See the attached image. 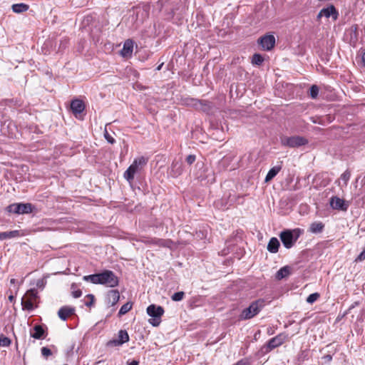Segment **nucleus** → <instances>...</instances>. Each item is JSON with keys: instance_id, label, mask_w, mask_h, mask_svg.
<instances>
[{"instance_id": "46", "label": "nucleus", "mask_w": 365, "mask_h": 365, "mask_svg": "<svg viewBox=\"0 0 365 365\" xmlns=\"http://www.w3.org/2000/svg\"><path fill=\"white\" fill-rule=\"evenodd\" d=\"M323 359L327 361V362H330L331 360H332V356L329 354H327L325 356H323Z\"/></svg>"}, {"instance_id": "4", "label": "nucleus", "mask_w": 365, "mask_h": 365, "mask_svg": "<svg viewBox=\"0 0 365 365\" xmlns=\"http://www.w3.org/2000/svg\"><path fill=\"white\" fill-rule=\"evenodd\" d=\"M265 306L263 299H259L252 302L247 308L244 309L240 314L241 320H247L257 315Z\"/></svg>"}, {"instance_id": "20", "label": "nucleus", "mask_w": 365, "mask_h": 365, "mask_svg": "<svg viewBox=\"0 0 365 365\" xmlns=\"http://www.w3.org/2000/svg\"><path fill=\"white\" fill-rule=\"evenodd\" d=\"M23 236L21 230H12L8 232H1V241L5 240L7 239H12L16 237H19Z\"/></svg>"}, {"instance_id": "1", "label": "nucleus", "mask_w": 365, "mask_h": 365, "mask_svg": "<svg viewBox=\"0 0 365 365\" xmlns=\"http://www.w3.org/2000/svg\"><path fill=\"white\" fill-rule=\"evenodd\" d=\"M83 279L95 284H102L110 288L115 287L119 284L118 277L113 271L108 269H105L100 273L86 275L83 277Z\"/></svg>"}, {"instance_id": "8", "label": "nucleus", "mask_w": 365, "mask_h": 365, "mask_svg": "<svg viewBox=\"0 0 365 365\" xmlns=\"http://www.w3.org/2000/svg\"><path fill=\"white\" fill-rule=\"evenodd\" d=\"M33 205L31 203H13L6 207L9 213L17 215L29 214L33 212Z\"/></svg>"}, {"instance_id": "17", "label": "nucleus", "mask_w": 365, "mask_h": 365, "mask_svg": "<svg viewBox=\"0 0 365 365\" xmlns=\"http://www.w3.org/2000/svg\"><path fill=\"white\" fill-rule=\"evenodd\" d=\"M71 109L75 115L80 114L85 109L84 103L79 99L73 100L71 103Z\"/></svg>"}, {"instance_id": "42", "label": "nucleus", "mask_w": 365, "mask_h": 365, "mask_svg": "<svg viewBox=\"0 0 365 365\" xmlns=\"http://www.w3.org/2000/svg\"><path fill=\"white\" fill-rule=\"evenodd\" d=\"M196 160V156L195 155H189L186 158V162L189 165H192Z\"/></svg>"}, {"instance_id": "37", "label": "nucleus", "mask_w": 365, "mask_h": 365, "mask_svg": "<svg viewBox=\"0 0 365 365\" xmlns=\"http://www.w3.org/2000/svg\"><path fill=\"white\" fill-rule=\"evenodd\" d=\"M75 287H76V284H71V289H73L72 296L74 298H79L82 295V292L81 289L74 290Z\"/></svg>"}, {"instance_id": "9", "label": "nucleus", "mask_w": 365, "mask_h": 365, "mask_svg": "<svg viewBox=\"0 0 365 365\" xmlns=\"http://www.w3.org/2000/svg\"><path fill=\"white\" fill-rule=\"evenodd\" d=\"M287 335L284 333H281L276 336L270 339L267 343L264 345L262 348V351L264 353H268L272 349L281 346L285 341Z\"/></svg>"}, {"instance_id": "15", "label": "nucleus", "mask_w": 365, "mask_h": 365, "mask_svg": "<svg viewBox=\"0 0 365 365\" xmlns=\"http://www.w3.org/2000/svg\"><path fill=\"white\" fill-rule=\"evenodd\" d=\"M129 341V336L125 330H120L118 334V339H113L108 342V344L120 346Z\"/></svg>"}, {"instance_id": "24", "label": "nucleus", "mask_w": 365, "mask_h": 365, "mask_svg": "<svg viewBox=\"0 0 365 365\" xmlns=\"http://www.w3.org/2000/svg\"><path fill=\"white\" fill-rule=\"evenodd\" d=\"M133 48V43L131 40H127L123 45L121 50V55L123 56H128L131 55Z\"/></svg>"}, {"instance_id": "22", "label": "nucleus", "mask_w": 365, "mask_h": 365, "mask_svg": "<svg viewBox=\"0 0 365 365\" xmlns=\"http://www.w3.org/2000/svg\"><path fill=\"white\" fill-rule=\"evenodd\" d=\"M191 101L192 102V106L196 109H200L202 110L203 111H206L207 109L210 108L208 101L197 99H191Z\"/></svg>"}, {"instance_id": "21", "label": "nucleus", "mask_w": 365, "mask_h": 365, "mask_svg": "<svg viewBox=\"0 0 365 365\" xmlns=\"http://www.w3.org/2000/svg\"><path fill=\"white\" fill-rule=\"evenodd\" d=\"M280 246L279 242L276 237H272L267 245V250L271 253H277Z\"/></svg>"}, {"instance_id": "39", "label": "nucleus", "mask_w": 365, "mask_h": 365, "mask_svg": "<svg viewBox=\"0 0 365 365\" xmlns=\"http://www.w3.org/2000/svg\"><path fill=\"white\" fill-rule=\"evenodd\" d=\"M308 359V351H302L298 355V361L302 362Z\"/></svg>"}, {"instance_id": "12", "label": "nucleus", "mask_w": 365, "mask_h": 365, "mask_svg": "<svg viewBox=\"0 0 365 365\" xmlns=\"http://www.w3.org/2000/svg\"><path fill=\"white\" fill-rule=\"evenodd\" d=\"M329 202L331 207L337 210L346 211L349 206V203L348 202H346L336 196L331 197Z\"/></svg>"}, {"instance_id": "40", "label": "nucleus", "mask_w": 365, "mask_h": 365, "mask_svg": "<svg viewBox=\"0 0 365 365\" xmlns=\"http://www.w3.org/2000/svg\"><path fill=\"white\" fill-rule=\"evenodd\" d=\"M104 137L106 139V140L110 144H113L115 142V139L108 133L107 130H105Z\"/></svg>"}, {"instance_id": "45", "label": "nucleus", "mask_w": 365, "mask_h": 365, "mask_svg": "<svg viewBox=\"0 0 365 365\" xmlns=\"http://www.w3.org/2000/svg\"><path fill=\"white\" fill-rule=\"evenodd\" d=\"M36 286L40 288H43L44 287V282L43 279H39L36 282Z\"/></svg>"}, {"instance_id": "26", "label": "nucleus", "mask_w": 365, "mask_h": 365, "mask_svg": "<svg viewBox=\"0 0 365 365\" xmlns=\"http://www.w3.org/2000/svg\"><path fill=\"white\" fill-rule=\"evenodd\" d=\"M324 228V225L322 222H314L310 225L309 231L314 234L321 233Z\"/></svg>"}, {"instance_id": "31", "label": "nucleus", "mask_w": 365, "mask_h": 365, "mask_svg": "<svg viewBox=\"0 0 365 365\" xmlns=\"http://www.w3.org/2000/svg\"><path fill=\"white\" fill-rule=\"evenodd\" d=\"M319 87L317 85H312L309 89V95L312 98L315 99L319 94Z\"/></svg>"}, {"instance_id": "50", "label": "nucleus", "mask_w": 365, "mask_h": 365, "mask_svg": "<svg viewBox=\"0 0 365 365\" xmlns=\"http://www.w3.org/2000/svg\"><path fill=\"white\" fill-rule=\"evenodd\" d=\"M9 300L12 302L14 300V297L13 295L9 296Z\"/></svg>"}, {"instance_id": "23", "label": "nucleus", "mask_w": 365, "mask_h": 365, "mask_svg": "<svg viewBox=\"0 0 365 365\" xmlns=\"http://www.w3.org/2000/svg\"><path fill=\"white\" fill-rule=\"evenodd\" d=\"M291 274V268L289 266H284L280 268L276 273L275 277L278 280L288 277Z\"/></svg>"}, {"instance_id": "25", "label": "nucleus", "mask_w": 365, "mask_h": 365, "mask_svg": "<svg viewBox=\"0 0 365 365\" xmlns=\"http://www.w3.org/2000/svg\"><path fill=\"white\" fill-rule=\"evenodd\" d=\"M281 169H282L281 165H277V166H274V167L272 168L269 170L268 173L266 175V178L264 180L265 182H268L270 180H272L279 173V172L281 170Z\"/></svg>"}, {"instance_id": "38", "label": "nucleus", "mask_w": 365, "mask_h": 365, "mask_svg": "<svg viewBox=\"0 0 365 365\" xmlns=\"http://www.w3.org/2000/svg\"><path fill=\"white\" fill-rule=\"evenodd\" d=\"M351 177V173L349 170H346L344 173L341 175V179L344 180L345 185H346L348 181L349 180Z\"/></svg>"}, {"instance_id": "5", "label": "nucleus", "mask_w": 365, "mask_h": 365, "mask_svg": "<svg viewBox=\"0 0 365 365\" xmlns=\"http://www.w3.org/2000/svg\"><path fill=\"white\" fill-rule=\"evenodd\" d=\"M147 314L151 317L148 320L153 327H158L161 322V317L164 314V309L161 306L150 304L147 307Z\"/></svg>"}, {"instance_id": "13", "label": "nucleus", "mask_w": 365, "mask_h": 365, "mask_svg": "<svg viewBox=\"0 0 365 365\" xmlns=\"http://www.w3.org/2000/svg\"><path fill=\"white\" fill-rule=\"evenodd\" d=\"M339 16V13L334 6L330 5L327 8L322 9L317 15V19H320L322 16L329 18L331 16L334 20H336Z\"/></svg>"}, {"instance_id": "6", "label": "nucleus", "mask_w": 365, "mask_h": 365, "mask_svg": "<svg viewBox=\"0 0 365 365\" xmlns=\"http://www.w3.org/2000/svg\"><path fill=\"white\" fill-rule=\"evenodd\" d=\"M38 292L34 288L28 290L21 299V305L23 309L32 311L36 306H34V302L38 298Z\"/></svg>"}, {"instance_id": "51", "label": "nucleus", "mask_w": 365, "mask_h": 365, "mask_svg": "<svg viewBox=\"0 0 365 365\" xmlns=\"http://www.w3.org/2000/svg\"><path fill=\"white\" fill-rule=\"evenodd\" d=\"M163 66V63H162L161 64H160L159 66H158V67L156 68V70L157 71H160L161 68H162V66Z\"/></svg>"}, {"instance_id": "36", "label": "nucleus", "mask_w": 365, "mask_h": 365, "mask_svg": "<svg viewBox=\"0 0 365 365\" xmlns=\"http://www.w3.org/2000/svg\"><path fill=\"white\" fill-rule=\"evenodd\" d=\"M42 356L47 359L48 356L52 355V351L48 347L43 346L41 349Z\"/></svg>"}, {"instance_id": "48", "label": "nucleus", "mask_w": 365, "mask_h": 365, "mask_svg": "<svg viewBox=\"0 0 365 365\" xmlns=\"http://www.w3.org/2000/svg\"><path fill=\"white\" fill-rule=\"evenodd\" d=\"M359 304V302H356L354 304H352L350 307L349 308L348 311H350L351 309H354L356 306Z\"/></svg>"}, {"instance_id": "19", "label": "nucleus", "mask_w": 365, "mask_h": 365, "mask_svg": "<svg viewBox=\"0 0 365 365\" xmlns=\"http://www.w3.org/2000/svg\"><path fill=\"white\" fill-rule=\"evenodd\" d=\"M75 309L68 306H63L58 312V315L61 319L66 321L69 316L73 314Z\"/></svg>"}, {"instance_id": "35", "label": "nucleus", "mask_w": 365, "mask_h": 365, "mask_svg": "<svg viewBox=\"0 0 365 365\" xmlns=\"http://www.w3.org/2000/svg\"><path fill=\"white\" fill-rule=\"evenodd\" d=\"M319 294H318L317 292L311 294L307 298V302L309 304H312L315 301H317L319 299Z\"/></svg>"}, {"instance_id": "32", "label": "nucleus", "mask_w": 365, "mask_h": 365, "mask_svg": "<svg viewBox=\"0 0 365 365\" xmlns=\"http://www.w3.org/2000/svg\"><path fill=\"white\" fill-rule=\"evenodd\" d=\"M11 343V341L9 338L5 336L4 334H1L0 336V346L6 347L9 346Z\"/></svg>"}, {"instance_id": "16", "label": "nucleus", "mask_w": 365, "mask_h": 365, "mask_svg": "<svg viewBox=\"0 0 365 365\" xmlns=\"http://www.w3.org/2000/svg\"><path fill=\"white\" fill-rule=\"evenodd\" d=\"M182 172V163L180 161H173L169 170V175L173 178H178Z\"/></svg>"}, {"instance_id": "14", "label": "nucleus", "mask_w": 365, "mask_h": 365, "mask_svg": "<svg viewBox=\"0 0 365 365\" xmlns=\"http://www.w3.org/2000/svg\"><path fill=\"white\" fill-rule=\"evenodd\" d=\"M46 331L43 325L36 324L30 331L31 337L35 339H41L46 337Z\"/></svg>"}, {"instance_id": "34", "label": "nucleus", "mask_w": 365, "mask_h": 365, "mask_svg": "<svg viewBox=\"0 0 365 365\" xmlns=\"http://www.w3.org/2000/svg\"><path fill=\"white\" fill-rule=\"evenodd\" d=\"M358 35H359L358 26L357 25L352 26L351 27V40L354 39V41H356L358 38Z\"/></svg>"}, {"instance_id": "30", "label": "nucleus", "mask_w": 365, "mask_h": 365, "mask_svg": "<svg viewBox=\"0 0 365 365\" xmlns=\"http://www.w3.org/2000/svg\"><path fill=\"white\" fill-rule=\"evenodd\" d=\"M132 303L127 302L124 304L120 309L118 312V316L120 317L122 315L125 314L127 312H128L132 309Z\"/></svg>"}, {"instance_id": "2", "label": "nucleus", "mask_w": 365, "mask_h": 365, "mask_svg": "<svg viewBox=\"0 0 365 365\" xmlns=\"http://www.w3.org/2000/svg\"><path fill=\"white\" fill-rule=\"evenodd\" d=\"M303 232L304 230L300 228L286 229L280 232L279 238L284 247L290 249L295 245Z\"/></svg>"}, {"instance_id": "47", "label": "nucleus", "mask_w": 365, "mask_h": 365, "mask_svg": "<svg viewBox=\"0 0 365 365\" xmlns=\"http://www.w3.org/2000/svg\"><path fill=\"white\" fill-rule=\"evenodd\" d=\"M139 362L136 360H133L130 362H128V365H138Z\"/></svg>"}, {"instance_id": "18", "label": "nucleus", "mask_w": 365, "mask_h": 365, "mask_svg": "<svg viewBox=\"0 0 365 365\" xmlns=\"http://www.w3.org/2000/svg\"><path fill=\"white\" fill-rule=\"evenodd\" d=\"M120 299V293L118 290L117 289H112L108 291L107 296H106V300L108 304L110 306H114L118 303Z\"/></svg>"}, {"instance_id": "11", "label": "nucleus", "mask_w": 365, "mask_h": 365, "mask_svg": "<svg viewBox=\"0 0 365 365\" xmlns=\"http://www.w3.org/2000/svg\"><path fill=\"white\" fill-rule=\"evenodd\" d=\"M259 44L265 51H270L275 45V38L273 35L267 34L258 39Z\"/></svg>"}, {"instance_id": "41", "label": "nucleus", "mask_w": 365, "mask_h": 365, "mask_svg": "<svg viewBox=\"0 0 365 365\" xmlns=\"http://www.w3.org/2000/svg\"><path fill=\"white\" fill-rule=\"evenodd\" d=\"M86 297L89 298V299H90V301L85 302V305H86V307H91V306L93 304L95 297H94V296H93V294H88V295L86 296Z\"/></svg>"}, {"instance_id": "29", "label": "nucleus", "mask_w": 365, "mask_h": 365, "mask_svg": "<svg viewBox=\"0 0 365 365\" xmlns=\"http://www.w3.org/2000/svg\"><path fill=\"white\" fill-rule=\"evenodd\" d=\"M264 61V58L259 53H255L252 58V63L256 66H260Z\"/></svg>"}, {"instance_id": "44", "label": "nucleus", "mask_w": 365, "mask_h": 365, "mask_svg": "<svg viewBox=\"0 0 365 365\" xmlns=\"http://www.w3.org/2000/svg\"><path fill=\"white\" fill-rule=\"evenodd\" d=\"M365 259V248L363 250V251L358 255V257L356 259V261L361 262Z\"/></svg>"}, {"instance_id": "27", "label": "nucleus", "mask_w": 365, "mask_h": 365, "mask_svg": "<svg viewBox=\"0 0 365 365\" xmlns=\"http://www.w3.org/2000/svg\"><path fill=\"white\" fill-rule=\"evenodd\" d=\"M29 9V6L27 4L21 3L16 4L12 6V10L14 13L20 14L24 12Z\"/></svg>"}, {"instance_id": "10", "label": "nucleus", "mask_w": 365, "mask_h": 365, "mask_svg": "<svg viewBox=\"0 0 365 365\" xmlns=\"http://www.w3.org/2000/svg\"><path fill=\"white\" fill-rule=\"evenodd\" d=\"M161 9L168 12L170 16H173L175 11L179 9L177 0H159Z\"/></svg>"}, {"instance_id": "28", "label": "nucleus", "mask_w": 365, "mask_h": 365, "mask_svg": "<svg viewBox=\"0 0 365 365\" xmlns=\"http://www.w3.org/2000/svg\"><path fill=\"white\" fill-rule=\"evenodd\" d=\"M150 242L159 247H170V245L171 244L170 240L163 239H153Z\"/></svg>"}, {"instance_id": "43", "label": "nucleus", "mask_w": 365, "mask_h": 365, "mask_svg": "<svg viewBox=\"0 0 365 365\" xmlns=\"http://www.w3.org/2000/svg\"><path fill=\"white\" fill-rule=\"evenodd\" d=\"M234 365H251V364L248 359H242L238 361Z\"/></svg>"}, {"instance_id": "52", "label": "nucleus", "mask_w": 365, "mask_h": 365, "mask_svg": "<svg viewBox=\"0 0 365 365\" xmlns=\"http://www.w3.org/2000/svg\"><path fill=\"white\" fill-rule=\"evenodd\" d=\"M15 282H16V279H11L10 280V283H11V284H14Z\"/></svg>"}, {"instance_id": "7", "label": "nucleus", "mask_w": 365, "mask_h": 365, "mask_svg": "<svg viewBox=\"0 0 365 365\" xmlns=\"http://www.w3.org/2000/svg\"><path fill=\"white\" fill-rule=\"evenodd\" d=\"M280 143L282 146L289 148H298L302 145H304L308 143V140L302 136H281Z\"/></svg>"}, {"instance_id": "33", "label": "nucleus", "mask_w": 365, "mask_h": 365, "mask_svg": "<svg viewBox=\"0 0 365 365\" xmlns=\"http://www.w3.org/2000/svg\"><path fill=\"white\" fill-rule=\"evenodd\" d=\"M185 297V292H178L174 293L171 296V299L174 302H180Z\"/></svg>"}, {"instance_id": "49", "label": "nucleus", "mask_w": 365, "mask_h": 365, "mask_svg": "<svg viewBox=\"0 0 365 365\" xmlns=\"http://www.w3.org/2000/svg\"><path fill=\"white\" fill-rule=\"evenodd\" d=\"M362 62L364 66H365V52L362 55Z\"/></svg>"}, {"instance_id": "3", "label": "nucleus", "mask_w": 365, "mask_h": 365, "mask_svg": "<svg viewBox=\"0 0 365 365\" xmlns=\"http://www.w3.org/2000/svg\"><path fill=\"white\" fill-rule=\"evenodd\" d=\"M148 162V158L144 156L135 158L133 163L125 171L123 174L124 178L129 183H132L134 180L135 174L141 171Z\"/></svg>"}]
</instances>
